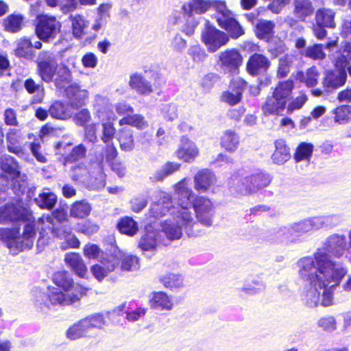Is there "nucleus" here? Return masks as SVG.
<instances>
[{
	"instance_id": "nucleus-45",
	"label": "nucleus",
	"mask_w": 351,
	"mask_h": 351,
	"mask_svg": "<svg viewBox=\"0 0 351 351\" xmlns=\"http://www.w3.org/2000/svg\"><path fill=\"white\" fill-rule=\"evenodd\" d=\"M73 34L75 38H82L84 35V30L88 27V23L81 15L71 16Z\"/></svg>"
},
{
	"instance_id": "nucleus-4",
	"label": "nucleus",
	"mask_w": 351,
	"mask_h": 351,
	"mask_svg": "<svg viewBox=\"0 0 351 351\" xmlns=\"http://www.w3.org/2000/svg\"><path fill=\"white\" fill-rule=\"evenodd\" d=\"M53 283L58 287H49V300L53 305H69L79 301L86 294L88 289L75 283L66 271L53 274Z\"/></svg>"
},
{
	"instance_id": "nucleus-43",
	"label": "nucleus",
	"mask_w": 351,
	"mask_h": 351,
	"mask_svg": "<svg viewBox=\"0 0 351 351\" xmlns=\"http://www.w3.org/2000/svg\"><path fill=\"white\" fill-rule=\"evenodd\" d=\"M313 148V145L310 143H301L296 149L294 154V159L298 162L302 160L309 161Z\"/></svg>"
},
{
	"instance_id": "nucleus-61",
	"label": "nucleus",
	"mask_w": 351,
	"mask_h": 351,
	"mask_svg": "<svg viewBox=\"0 0 351 351\" xmlns=\"http://www.w3.org/2000/svg\"><path fill=\"white\" fill-rule=\"evenodd\" d=\"M307 100V95L303 93H300L298 96L288 104L287 111L291 113L295 110L301 109Z\"/></svg>"
},
{
	"instance_id": "nucleus-24",
	"label": "nucleus",
	"mask_w": 351,
	"mask_h": 351,
	"mask_svg": "<svg viewBox=\"0 0 351 351\" xmlns=\"http://www.w3.org/2000/svg\"><path fill=\"white\" fill-rule=\"evenodd\" d=\"M158 201L152 204L150 214L153 217L158 218L165 215L169 210L171 197L165 192L158 193Z\"/></svg>"
},
{
	"instance_id": "nucleus-56",
	"label": "nucleus",
	"mask_w": 351,
	"mask_h": 351,
	"mask_svg": "<svg viewBox=\"0 0 351 351\" xmlns=\"http://www.w3.org/2000/svg\"><path fill=\"white\" fill-rule=\"evenodd\" d=\"M27 91L30 93H38L36 97L34 99V103H40L44 96L43 88L37 84L32 79H27L24 84Z\"/></svg>"
},
{
	"instance_id": "nucleus-53",
	"label": "nucleus",
	"mask_w": 351,
	"mask_h": 351,
	"mask_svg": "<svg viewBox=\"0 0 351 351\" xmlns=\"http://www.w3.org/2000/svg\"><path fill=\"white\" fill-rule=\"evenodd\" d=\"M49 291L45 293L39 289H34L32 292V300L35 305L41 309L49 308V304L53 305L49 300Z\"/></svg>"
},
{
	"instance_id": "nucleus-36",
	"label": "nucleus",
	"mask_w": 351,
	"mask_h": 351,
	"mask_svg": "<svg viewBox=\"0 0 351 351\" xmlns=\"http://www.w3.org/2000/svg\"><path fill=\"white\" fill-rule=\"evenodd\" d=\"M334 121L339 125H345L351 121V106L341 105L332 111Z\"/></svg>"
},
{
	"instance_id": "nucleus-31",
	"label": "nucleus",
	"mask_w": 351,
	"mask_h": 351,
	"mask_svg": "<svg viewBox=\"0 0 351 351\" xmlns=\"http://www.w3.org/2000/svg\"><path fill=\"white\" fill-rule=\"evenodd\" d=\"M293 13L300 20L304 21L313 12V8L310 0H295Z\"/></svg>"
},
{
	"instance_id": "nucleus-58",
	"label": "nucleus",
	"mask_w": 351,
	"mask_h": 351,
	"mask_svg": "<svg viewBox=\"0 0 351 351\" xmlns=\"http://www.w3.org/2000/svg\"><path fill=\"white\" fill-rule=\"evenodd\" d=\"M304 56L314 60H322L325 58V53L322 49V45L315 44L308 47L304 51Z\"/></svg>"
},
{
	"instance_id": "nucleus-37",
	"label": "nucleus",
	"mask_w": 351,
	"mask_h": 351,
	"mask_svg": "<svg viewBox=\"0 0 351 351\" xmlns=\"http://www.w3.org/2000/svg\"><path fill=\"white\" fill-rule=\"evenodd\" d=\"M239 144V136L232 131L228 130L221 136V145L229 152H234L238 148Z\"/></svg>"
},
{
	"instance_id": "nucleus-5",
	"label": "nucleus",
	"mask_w": 351,
	"mask_h": 351,
	"mask_svg": "<svg viewBox=\"0 0 351 351\" xmlns=\"http://www.w3.org/2000/svg\"><path fill=\"white\" fill-rule=\"evenodd\" d=\"M57 75L55 80L56 86L58 88H65L66 95L71 101V106L77 108L82 106L88 96V91L80 88L76 84L66 86L71 81V73L65 66L60 67Z\"/></svg>"
},
{
	"instance_id": "nucleus-34",
	"label": "nucleus",
	"mask_w": 351,
	"mask_h": 351,
	"mask_svg": "<svg viewBox=\"0 0 351 351\" xmlns=\"http://www.w3.org/2000/svg\"><path fill=\"white\" fill-rule=\"evenodd\" d=\"M335 12L330 9L322 8L316 12V23L319 25L333 28L335 27Z\"/></svg>"
},
{
	"instance_id": "nucleus-15",
	"label": "nucleus",
	"mask_w": 351,
	"mask_h": 351,
	"mask_svg": "<svg viewBox=\"0 0 351 351\" xmlns=\"http://www.w3.org/2000/svg\"><path fill=\"white\" fill-rule=\"evenodd\" d=\"M94 114L101 121H112L116 114L109 99L101 95H97L93 104Z\"/></svg>"
},
{
	"instance_id": "nucleus-1",
	"label": "nucleus",
	"mask_w": 351,
	"mask_h": 351,
	"mask_svg": "<svg viewBox=\"0 0 351 351\" xmlns=\"http://www.w3.org/2000/svg\"><path fill=\"white\" fill-rule=\"evenodd\" d=\"M346 248V237L332 234L312 256L297 261L298 278L305 283L301 300L306 306L315 307L321 304L328 306L332 304V291L348 273L347 268L333 257L341 258Z\"/></svg>"
},
{
	"instance_id": "nucleus-33",
	"label": "nucleus",
	"mask_w": 351,
	"mask_h": 351,
	"mask_svg": "<svg viewBox=\"0 0 351 351\" xmlns=\"http://www.w3.org/2000/svg\"><path fill=\"white\" fill-rule=\"evenodd\" d=\"M91 210L92 207L87 201H77L71 205L70 215L75 218L83 219L89 215Z\"/></svg>"
},
{
	"instance_id": "nucleus-25",
	"label": "nucleus",
	"mask_w": 351,
	"mask_h": 351,
	"mask_svg": "<svg viewBox=\"0 0 351 351\" xmlns=\"http://www.w3.org/2000/svg\"><path fill=\"white\" fill-rule=\"evenodd\" d=\"M286 102L281 101L272 95L267 98L262 106V110L265 115H280L285 110Z\"/></svg>"
},
{
	"instance_id": "nucleus-19",
	"label": "nucleus",
	"mask_w": 351,
	"mask_h": 351,
	"mask_svg": "<svg viewBox=\"0 0 351 351\" xmlns=\"http://www.w3.org/2000/svg\"><path fill=\"white\" fill-rule=\"evenodd\" d=\"M199 149L195 143L182 137L176 154L178 158L186 162H192L199 155Z\"/></svg>"
},
{
	"instance_id": "nucleus-12",
	"label": "nucleus",
	"mask_w": 351,
	"mask_h": 351,
	"mask_svg": "<svg viewBox=\"0 0 351 351\" xmlns=\"http://www.w3.org/2000/svg\"><path fill=\"white\" fill-rule=\"evenodd\" d=\"M202 40L210 52H215L226 45L229 38L224 32L208 25L202 33Z\"/></svg>"
},
{
	"instance_id": "nucleus-22",
	"label": "nucleus",
	"mask_w": 351,
	"mask_h": 351,
	"mask_svg": "<svg viewBox=\"0 0 351 351\" xmlns=\"http://www.w3.org/2000/svg\"><path fill=\"white\" fill-rule=\"evenodd\" d=\"M216 182L215 175L207 169L199 171L194 177V189L200 193L206 192Z\"/></svg>"
},
{
	"instance_id": "nucleus-49",
	"label": "nucleus",
	"mask_w": 351,
	"mask_h": 351,
	"mask_svg": "<svg viewBox=\"0 0 351 351\" xmlns=\"http://www.w3.org/2000/svg\"><path fill=\"white\" fill-rule=\"evenodd\" d=\"M293 59L294 56L291 54H286L280 58L277 71L278 77L283 78L289 73Z\"/></svg>"
},
{
	"instance_id": "nucleus-46",
	"label": "nucleus",
	"mask_w": 351,
	"mask_h": 351,
	"mask_svg": "<svg viewBox=\"0 0 351 351\" xmlns=\"http://www.w3.org/2000/svg\"><path fill=\"white\" fill-rule=\"evenodd\" d=\"M274 26V23L271 21H260L256 25V36L261 39L268 41L273 36Z\"/></svg>"
},
{
	"instance_id": "nucleus-38",
	"label": "nucleus",
	"mask_w": 351,
	"mask_h": 351,
	"mask_svg": "<svg viewBox=\"0 0 351 351\" xmlns=\"http://www.w3.org/2000/svg\"><path fill=\"white\" fill-rule=\"evenodd\" d=\"M160 282L167 289L174 290L184 286L183 278L180 275L176 274H168L160 278Z\"/></svg>"
},
{
	"instance_id": "nucleus-18",
	"label": "nucleus",
	"mask_w": 351,
	"mask_h": 351,
	"mask_svg": "<svg viewBox=\"0 0 351 351\" xmlns=\"http://www.w3.org/2000/svg\"><path fill=\"white\" fill-rule=\"evenodd\" d=\"M246 82L241 78L232 79L230 85V90L223 93L221 100L231 106L239 103Z\"/></svg>"
},
{
	"instance_id": "nucleus-47",
	"label": "nucleus",
	"mask_w": 351,
	"mask_h": 351,
	"mask_svg": "<svg viewBox=\"0 0 351 351\" xmlns=\"http://www.w3.org/2000/svg\"><path fill=\"white\" fill-rule=\"evenodd\" d=\"M122 255L119 256V263L121 261V267L124 271H134L139 268V260L138 257L132 255H128L120 250Z\"/></svg>"
},
{
	"instance_id": "nucleus-48",
	"label": "nucleus",
	"mask_w": 351,
	"mask_h": 351,
	"mask_svg": "<svg viewBox=\"0 0 351 351\" xmlns=\"http://www.w3.org/2000/svg\"><path fill=\"white\" fill-rule=\"evenodd\" d=\"M35 201L42 208L51 209L56 204L57 198L54 193L47 190L40 193Z\"/></svg>"
},
{
	"instance_id": "nucleus-52",
	"label": "nucleus",
	"mask_w": 351,
	"mask_h": 351,
	"mask_svg": "<svg viewBox=\"0 0 351 351\" xmlns=\"http://www.w3.org/2000/svg\"><path fill=\"white\" fill-rule=\"evenodd\" d=\"M158 242L155 232H147L140 239L138 246L143 251H152L156 248Z\"/></svg>"
},
{
	"instance_id": "nucleus-21",
	"label": "nucleus",
	"mask_w": 351,
	"mask_h": 351,
	"mask_svg": "<svg viewBox=\"0 0 351 351\" xmlns=\"http://www.w3.org/2000/svg\"><path fill=\"white\" fill-rule=\"evenodd\" d=\"M270 66L269 60L263 54L254 53L249 58L246 69L252 75H257L260 72L266 71Z\"/></svg>"
},
{
	"instance_id": "nucleus-60",
	"label": "nucleus",
	"mask_w": 351,
	"mask_h": 351,
	"mask_svg": "<svg viewBox=\"0 0 351 351\" xmlns=\"http://www.w3.org/2000/svg\"><path fill=\"white\" fill-rule=\"evenodd\" d=\"M90 119V112L86 108L81 109L73 116L74 123L80 126H84Z\"/></svg>"
},
{
	"instance_id": "nucleus-64",
	"label": "nucleus",
	"mask_w": 351,
	"mask_h": 351,
	"mask_svg": "<svg viewBox=\"0 0 351 351\" xmlns=\"http://www.w3.org/2000/svg\"><path fill=\"white\" fill-rule=\"evenodd\" d=\"M103 132L101 136V140L106 143H109L114 137L115 134V129L110 121H107L102 124Z\"/></svg>"
},
{
	"instance_id": "nucleus-7",
	"label": "nucleus",
	"mask_w": 351,
	"mask_h": 351,
	"mask_svg": "<svg viewBox=\"0 0 351 351\" xmlns=\"http://www.w3.org/2000/svg\"><path fill=\"white\" fill-rule=\"evenodd\" d=\"M34 234V226L29 223L25 226L23 237L19 235L18 228H14L13 230L5 229L2 231V236L6 240L8 247L14 250V252L25 249L29 244L25 243L24 240L31 239Z\"/></svg>"
},
{
	"instance_id": "nucleus-51",
	"label": "nucleus",
	"mask_w": 351,
	"mask_h": 351,
	"mask_svg": "<svg viewBox=\"0 0 351 351\" xmlns=\"http://www.w3.org/2000/svg\"><path fill=\"white\" fill-rule=\"evenodd\" d=\"M8 142V149L10 152L14 153L18 156H21L23 154V152L19 146V140L21 138L19 132L16 130H11L7 136Z\"/></svg>"
},
{
	"instance_id": "nucleus-16",
	"label": "nucleus",
	"mask_w": 351,
	"mask_h": 351,
	"mask_svg": "<svg viewBox=\"0 0 351 351\" xmlns=\"http://www.w3.org/2000/svg\"><path fill=\"white\" fill-rule=\"evenodd\" d=\"M28 219V210L20 204H8L0 210V223H2Z\"/></svg>"
},
{
	"instance_id": "nucleus-63",
	"label": "nucleus",
	"mask_w": 351,
	"mask_h": 351,
	"mask_svg": "<svg viewBox=\"0 0 351 351\" xmlns=\"http://www.w3.org/2000/svg\"><path fill=\"white\" fill-rule=\"evenodd\" d=\"M318 325L326 331H333L337 329V322L332 316L322 317L318 322Z\"/></svg>"
},
{
	"instance_id": "nucleus-8",
	"label": "nucleus",
	"mask_w": 351,
	"mask_h": 351,
	"mask_svg": "<svg viewBox=\"0 0 351 351\" xmlns=\"http://www.w3.org/2000/svg\"><path fill=\"white\" fill-rule=\"evenodd\" d=\"M60 28L61 24L56 17L42 15L38 17L36 34L40 40L47 42L57 36Z\"/></svg>"
},
{
	"instance_id": "nucleus-42",
	"label": "nucleus",
	"mask_w": 351,
	"mask_h": 351,
	"mask_svg": "<svg viewBox=\"0 0 351 351\" xmlns=\"http://www.w3.org/2000/svg\"><path fill=\"white\" fill-rule=\"evenodd\" d=\"M23 20L24 17L21 14H10L4 21L5 29L12 33L17 32L21 29Z\"/></svg>"
},
{
	"instance_id": "nucleus-29",
	"label": "nucleus",
	"mask_w": 351,
	"mask_h": 351,
	"mask_svg": "<svg viewBox=\"0 0 351 351\" xmlns=\"http://www.w3.org/2000/svg\"><path fill=\"white\" fill-rule=\"evenodd\" d=\"M319 72L315 66H312L305 72L298 71L295 78L300 82L305 84L308 87H313L317 84Z\"/></svg>"
},
{
	"instance_id": "nucleus-62",
	"label": "nucleus",
	"mask_w": 351,
	"mask_h": 351,
	"mask_svg": "<svg viewBox=\"0 0 351 351\" xmlns=\"http://www.w3.org/2000/svg\"><path fill=\"white\" fill-rule=\"evenodd\" d=\"M101 252V249L97 245L93 243H87L83 248L84 256L88 259L97 258Z\"/></svg>"
},
{
	"instance_id": "nucleus-26",
	"label": "nucleus",
	"mask_w": 351,
	"mask_h": 351,
	"mask_svg": "<svg viewBox=\"0 0 351 351\" xmlns=\"http://www.w3.org/2000/svg\"><path fill=\"white\" fill-rule=\"evenodd\" d=\"M346 73L343 70L328 71L323 81V84L328 88H337L346 82Z\"/></svg>"
},
{
	"instance_id": "nucleus-39",
	"label": "nucleus",
	"mask_w": 351,
	"mask_h": 351,
	"mask_svg": "<svg viewBox=\"0 0 351 351\" xmlns=\"http://www.w3.org/2000/svg\"><path fill=\"white\" fill-rule=\"evenodd\" d=\"M119 125H130L139 130H143L148 127V123L145 117L138 114L128 115L122 118L119 120Z\"/></svg>"
},
{
	"instance_id": "nucleus-11",
	"label": "nucleus",
	"mask_w": 351,
	"mask_h": 351,
	"mask_svg": "<svg viewBox=\"0 0 351 351\" xmlns=\"http://www.w3.org/2000/svg\"><path fill=\"white\" fill-rule=\"evenodd\" d=\"M122 254L119 249L115 250L114 254L108 256L107 258L101 261V264L93 265L90 267V271L93 276L99 281L102 280L110 273L114 271L119 265V256Z\"/></svg>"
},
{
	"instance_id": "nucleus-40",
	"label": "nucleus",
	"mask_w": 351,
	"mask_h": 351,
	"mask_svg": "<svg viewBox=\"0 0 351 351\" xmlns=\"http://www.w3.org/2000/svg\"><path fill=\"white\" fill-rule=\"evenodd\" d=\"M14 53L19 57L32 58L34 54L32 43L27 38L20 39L16 43Z\"/></svg>"
},
{
	"instance_id": "nucleus-9",
	"label": "nucleus",
	"mask_w": 351,
	"mask_h": 351,
	"mask_svg": "<svg viewBox=\"0 0 351 351\" xmlns=\"http://www.w3.org/2000/svg\"><path fill=\"white\" fill-rule=\"evenodd\" d=\"M35 226L40 234L38 240V246L49 243L50 239L49 233H51L54 237H60L59 230L61 226L57 223L52 216L43 215L36 221Z\"/></svg>"
},
{
	"instance_id": "nucleus-3",
	"label": "nucleus",
	"mask_w": 351,
	"mask_h": 351,
	"mask_svg": "<svg viewBox=\"0 0 351 351\" xmlns=\"http://www.w3.org/2000/svg\"><path fill=\"white\" fill-rule=\"evenodd\" d=\"M215 3H217V8L221 13V16L217 18L219 26L224 29L232 38H237L243 35L244 32L242 27L234 19L232 13L226 9L223 1L189 0L183 4L182 10L185 16L192 17L193 14H202L206 12Z\"/></svg>"
},
{
	"instance_id": "nucleus-17",
	"label": "nucleus",
	"mask_w": 351,
	"mask_h": 351,
	"mask_svg": "<svg viewBox=\"0 0 351 351\" xmlns=\"http://www.w3.org/2000/svg\"><path fill=\"white\" fill-rule=\"evenodd\" d=\"M219 62L226 70L237 73L243 64V56L237 49H228L220 53Z\"/></svg>"
},
{
	"instance_id": "nucleus-6",
	"label": "nucleus",
	"mask_w": 351,
	"mask_h": 351,
	"mask_svg": "<svg viewBox=\"0 0 351 351\" xmlns=\"http://www.w3.org/2000/svg\"><path fill=\"white\" fill-rule=\"evenodd\" d=\"M270 181L269 177L263 173L251 175L237 180L232 191L237 196L251 195L267 186Z\"/></svg>"
},
{
	"instance_id": "nucleus-50",
	"label": "nucleus",
	"mask_w": 351,
	"mask_h": 351,
	"mask_svg": "<svg viewBox=\"0 0 351 351\" xmlns=\"http://www.w3.org/2000/svg\"><path fill=\"white\" fill-rule=\"evenodd\" d=\"M83 319L88 330L94 328L101 329L107 324L106 317L100 313L90 315Z\"/></svg>"
},
{
	"instance_id": "nucleus-41",
	"label": "nucleus",
	"mask_w": 351,
	"mask_h": 351,
	"mask_svg": "<svg viewBox=\"0 0 351 351\" xmlns=\"http://www.w3.org/2000/svg\"><path fill=\"white\" fill-rule=\"evenodd\" d=\"M88 332L87 325L82 319L69 328L66 337L70 339L75 340L85 336Z\"/></svg>"
},
{
	"instance_id": "nucleus-55",
	"label": "nucleus",
	"mask_w": 351,
	"mask_h": 351,
	"mask_svg": "<svg viewBox=\"0 0 351 351\" xmlns=\"http://www.w3.org/2000/svg\"><path fill=\"white\" fill-rule=\"evenodd\" d=\"M51 7L59 6L64 13L74 10L77 8L76 0H45Z\"/></svg>"
},
{
	"instance_id": "nucleus-23",
	"label": "nucleus",
	"mask_w": 351,
	"mask_h": 351,
	"mask_svg": "<svg viewBox=\"0 0 351 351\" xmlns=\"http://www.w3.org/2000/svg\"><path fill=\"white\" fill-rule=\"evenodd\" d=\"M64 262L78 276L84 277L86 275L87 267L78 253H66L64 255Z\"/></svg>"
},
{
	"instance_id": "nucleus-20",
	"label": "nucleus",
	"mask_w": 351,
	"mask_h": 351,
	"mask_svg": "<svg viewBox=\"0 0 351 351\" xmlns=\"http://www.w3.org/2000/svg\"><path fill=\"white\" fill-rule=\"evenodd\" d=\"M151 308L159 311H169L174 304L171 296L164 291H154L150 294L149 300Z\"/></svg>"
},
{
	"instance_id": "nucleus-44",
	"label": "nucleus",
	"mask_w": 351,
	"mask_h": 351,
	"mask_svg": "<svg viewBox=\"0 0 351 351\" xmlns=\"http://www.w3.org/2000/svg\"><path fill=\"white\" fill-rule=\"evenodd\" d=\"M60 237H57L60 239H64V241L61 243L60 247L62 250H65L69 248H78L80 245L79 239L71 232H66L60 227L59 230Z\"/></svg>"
},
{
	"instance_id": "nucleus-10",
	"label": "nucleus",
	"mask_w": 351,
	"mask_h": 351,
	"mask_svg": "<svg viewBox=\"0 0 351 351\" xmlns=\"http://www.w3.org/2000/svg\"><path fill=\"white\" fill-rule=\"evenodd\" d=\"M328 221V217H315L293 223L290 230L285 228L282 230V232L285 234L296 233L302 235L324 227Z\"/></svg>"
},
{
	"instance_id": "nucleus-30",
	"label": "nucleus",
	"mask_w": 351,
	"mask_h": 351,
	"mask_svg": "<svg viewBox=\"0 0 351 351\" xmlns=\"http://www.w3.org/2000/svg\"><path fill=\"white\" fill-rule=\"evenodd\" d=\"M275 145L276 150L272 155V160L274 162L282 165L290 158L289 149L282 140L276 141Z\"/></svg>"
},
{
	"instance_id": "nucleus-27",
	"label": "nucleus",
	"mask_w": 351,
	"mask_h": 351,
	"mask_svg": "<svg viewBox=\"0 0 351 351\" xmlns=\"http://www.w3.org/2000/svg\"><path fill=\"white\" fill-rule=\"evenodd\" d=\"M151 82L147 80L146 77L138 74H134L131 75L129 84L130 87L137 93L147 95L153 90Z\"/></svg>"
},
{
	"instance_id": "nucleus-28",
	"label": "nucleus",
	"mask_w": 351,
	"mask_h": 351,
	"mask_svg": "<svg viewBox=\"0 0 351 351\" xmlns=\"http://www.w3.org/2000/svg\"><path fill=\"white\" fill-rule=\"evenodd\" d=\"M71 108V106L56 101L51 105L49 112L55 119L66 120L73 116V113Z\"/></svg>"
},
{
	"instance_id": "nucleus-59",
	"label": "nucleus",
	"mask_w": 351,
	"mask_h": 351,
	"mask_svg": "<svg viewBox=\"0 0 351 351\" xmlns=\"http://www.w3.org/2000/svg\"><path fill=\"white\" fill-rule=\"evenodd\" d=\"M180 167V165L177 162H167L163 167L162 169L157 172L156 179L157 180H162L164 178L178 171Z\"/></svg>"
},
{
	"instance_id": "nucleus-13",
	"label": "nucleus",
	"mask_w": 351,
	"mask_h": 351,
	"mask_svg": "<svg viewBox=\"0 0 351 351\" xmlns=\"http://www.w3.org/2000/svg\"><path fill=\"white\" fill-rule=\"evenodd\" d=\"M1 168L2 171L7 174V179H10L14 181L13 189L14 193L17 195L22 193L26 188V184L25 181H22L21 183L19 182L17 184L20 173L18 165L13 158L8 156L2 159L1 162Z\"/></svg>"
},
{
	"instance_id": "nucleus-57",
	"label": "nucleus",
	"mask_w": 351,
	"mask_h": 351,
	"mask_svg": "<svg viewBox=\"0 0 351 351\" xmlns=\"http://www.w3.org/2000/svg\"><path fill=\"white\" fill-rule=\"evenodd\" d=\"M242 289L247 294L254 295L263 291L265 285L259 278H254L246 282Z\"/></svg>"
},
{
	"instance_id": "nucleus-54",
	"label": "nucleus",
	"mask_w": 351,
	"mask_h": 351,
	"mask_svg": "<svg viewBox=\"0 0 351 351\" xmlns=\"http://www.w3.org/2000/svg\"><path fill=\"white\" fill-rule=\"evenodd\" d=\"M118 139L122 149L130 151L133 149L134 140L130 130H122L119 134Z\"/></svg>"
},
{
	"instance_id": "nucleus-2",
	"label": "nucleus",
	"mask_w": 351,
	"mask_h": 351,
	"mask_svg": "<svg viewBox=\"0 0 351 351\" xmlns=\"http://www.w3.org/2000/svg\"><path fill=\"white\" fill-rule=\"evenodd\" d=\"M174 191L177 207L171 213L172 219L165 220L161 225L169 239H179L183 231L188 235L194 234L197 221L206 227L213 224L215 206L210 198L195 195L186 179L178 182Z\"/></svg>"
},
{
	"instance_id": "nucleus-35",
	"label": "nucleus",
	"mask_w": 351,
	"mask_h": 351,
	"mask_svg": "<svg viewBox=\"0 0 351 351\" xmlns=\"http://www.w3.org/2000/svg\"><path fill=\"white\" fill-rule=\"evenodd\" d=\"M119 231L121 234L133 237L138 230L137 223L130 217L121 218L117 226Z\"/></svg>"
},
{
	"instance_id": "nucleus-32",
	"label": "nucleus",
	"mask_w": 351,
	"mask_h": 351,
	"mask_svg": "<svg viewBox=\"0 0 351 351\" xmlns=\"http://www.w3.org/2000/svg\"><path fill=\"white\" fill-rule=\"evenodd\" d=\"M294 84L292 80H286L280 82L276 86L273 95L282 101L287 103V99L291 95Z\"/></svg>"
},
{
	"instance_id": "nucleus-14",
	"label": "nucleus",
	"mask_w": 351,
	"mask_h": 351,
	"mask_svg": "<svg viewBox=\"0 0 351 351\" xmlns=\"http://www.w3.org/2000/svg\"><path fill=\"white\" fill-rule=\"evenodd\" d=\"M58 64L54 56L49 52H42L38 56V71L39 75L45 82L52 80L57 70Z\"/></svg>"
}]
</instances>
